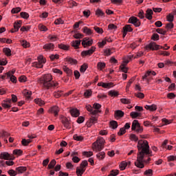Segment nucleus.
<instances>
[{
  "instance_id": "obj_21",
  "label": "nucleus",
  "mask_w": 176,
  "mask_h": 176,
  "mask_svg": "<svg viewBox=\"0 0 176 176\" xmlns=\"http://www.w3.org/2000/svg\"><path fill=\"white\" fill-rule=\"evenodd\" d=\"M151 74L153 76H156V72H155V71H147L146 72V74L142 77V80H145V79L146 78H148V76H151Z\"/></svg>"
},
{
  "instance_id": "obj_14",
  "label": "nucleus",
  "mask_w": 176,
  "mask_h": 176,
  "mask_svg": "<svg viewBox=\"0 0 176 176\" xmlns=\"http://www.w3.org/2000/svg\"><path fill=\"white\" fill-rule=\"evenodd\" d=\"M51 113H54V116H57L58 115V112H60V107L58 106H53L49 110Z\"/></svg>"
},
{
  "instance_id": "obj_29",
  "label": "nucleus",
  "mask_w": 176,
  "mask_h": 176,
  "mask_svg": "<svg viewBox=\"0 0 176 176\" xmlns=\"http://www.w3.org/2000/svg\"><path fill=\"white\" fill-rule=\"evenodd\" d=\"M130 116L132 119H137V118H141V113L132 111L130 113Z\"/></svg>"
},
{
  "instance_id": "obj_43",
  "label": "nucleus",
  "mask_w": 176,
  "mask_h": 176,
  "mask_svg": "<svg viewBox=\"0 0 176 176\" xmlns=\"http://www.w3.org/2000/svg\"><path fill=\"white\" fill-rule=\"evenodd\" d=\"M34 102L39 105V107H42V105H45V101L42 100L41 98L34 99Z\"/></svg>"
},
{
  "instance_id": "obj_17",
  "label": "nucleus",
  "mask_w": 176,
  "mask_h": 176,
  "mask_svg": "<svg viewBox=\"0 0 176 176\" xmlns=\"http://www.w3.org/2000/svg\"><path fill=\"white\" fill-rule=\"evenodd\" d=\"M153 15V11L151 9L148 8L146 11L145 17L147 20H152Z\"/></svg>"
},
{
  "instance_id": "obj_22",
  "label": "nucleus",
  "mask_w": 176,
  "mask_h": 176,
  "mask_svg": "<svg viewBox=\"0 0 176 176\" xmlns=\"http://www.w3.org/2000/svg\"><path fill=\"white\" fill-rule=\"evenodd\" d=\"M115 50V48L112 47V48H107V49H104L103 50V54L104 56H106L107 57L111 56V54H112V51Z\"/></svg>"
},
{
  "instance_id": "obj_16",
  "label": "nucleus",
  "mask_w": 176,
  "mask_h": 176,
  "mask_svg": "<svg viewBox=\"0 0 176 176\" xmlns=\"http://www.w3.org/2000/svg\"><path fill=\"white\" fill-rule=\"evenodd\" d=\"M144 108L147 111H150V112H155V111L157 109V106L155 104H153L151 105H146Z\"/></svg>"
},
{
  "instance_id": "obj_45",
  "label": "nucleus",
  "mask_w": 176,
  "mask_h": 176,
  "mask_svg": "<svg viewBox=\"0 0 176 176\" xmlns=\"http://www.w3.org/2000/svg\"><path fill=\"white\" fill-rule=\"evenodd\" d=\"M94 30L97 32V34H104V30H102V28H98V26H95L94 28Z\"/></svg>"
},
{
  "instance_id": "obj_59",
  "label": "nucleus",
  "mask_w": 176,
  "mask_h": 176,
  "mask_svg": "<svg viewBox=\"0 0 176 176\" xmlns=\"http://www.w3.org/2000/svg\"><path fill=\"white\" fill-rule=\"evenodd\" d=\"M156 32H157V34H160L161 35H166V34H167V30H164L162 28H158L156 30Z\"/></svg>"
},
{
  "instance_id": "obj_46",
  "label": "nucleus",
  "mask_w": 176,
  "mask_h": 176,
  "mask_svg": "<svg viewBox=\"0 0 176 176\" xmlns=\"http://www.w3.org/2000/svg\"><path fill=\"white\" fill-rule=\"evenodd\" d=\"M50 58L51 61H54V60H58L60 58V55L58 54H51L50 56Z\"/></svg>"
},
{
  "instance_id": "obj_58",
  "label": "nucleus",
  "mask_w": 176,
  "mask_h": 176,
  "mask_svg": "<svg viewBox=\"0 0 176 176\" xmlns=\"http://www.w3.org/2000/svg\"><path fill=\"white\" fill-rule=\"evenodd\" d=\"M62 95L63 91H58L54 92V96L55 97V98H60V97H61Z\"/></svg>"
},
{
  "instance_id": "obj_6",
  "label": "nucleus",
  "mask_w": 176,
  "mask_h": 176,
  "mask_svg": "<svg viewBox=\"0 0 176 176\" xmlns=\"http://www.w3.org/2000/svg\"><path fill=\"white\" fill-rule=\"evenodd\" d=\"M0 159L3 160H14L15 157L13 155H10L8 152H3L0 153Z\"/></svg>"
},
{
  "instance_id": "obj_10",
  "label": "nucleus",
  "mask_w": 176,
  "mask_h": 176,
  "mask_svg": "<svg viewBox=\"0 0 176 176\" xmlns=\"http://www.w3.org/2000/svg\"><path fill=\"white\" fill-rule=\"evenodd\" d=\"M21 24H23V21H17L16 22L14 23V29H12L10 30V32H12V34L14 33V32H17L19 31V30H20V28H21Z\"/></svg>"
},
{
  "instance_id": "obj_2",
  "label": "nucleus",
  "mask_w": 176,
  "mask_h": 176,
  "mask_svg": "<svg viewBox=\"0 0 176 176\" xmlns=\"http://www.w3.org/2000/svg\"><path fill=\"white\" fill-rule=\"evenodd\" d=\"M38 83L42 86L44 90H50L52 89H58V83L53 80V76L50 74H43L37 80Z\"/></svg>"
},
{
  "instance_id": "obj_40",
  "label": "nucleus",
  "mask_w": 176,
  "mask_h": 176,
  "mask_svg": "<svg viewBox=\"0 0 176 176\" xmlns=\"http://www.w3.org/2000/svg\"><path fill=\"white\" fill-rule=\"evenodd\" d=\"M119 68L120 71H122V72H124V74H127L129 71V68L126 67V65L124 64H121Z\"/></svg>"
},
{
  "instance_id": "obj_49",
  "label": "nucleus",
  "mask_w": 176,
  "mask_h": 176,
  "mask_svg": "<svg viewBox=\"0 0 176 176\" xmlns=\"http://www.w3.org/2000/svg\"><path fill=\"white\" fill-rule=\"evenodd\" d=\"M12 153L16 156H21V155H23V151H21V149H14Z\"/></svg>"
},
{
  "instance_id": "obj_32",
  "label": "nucleus",
  "mask_w": 176,
  "mask_h": 176,
  "mask_svg": "<svg viewBox=\"0 0 176 176\" xmlns=\"http://www.w3.org/2000/svg\"><path fill=\"white\" fill-rule=\"evenodd\" d=\"M21 43V46L24 47L25 49H27V47H30L31 44L28 43L26 40H22L20 41Z\"/></svg>"
},
{
  "instance_id": "obj_12",
  "label": "nucleus",
  "mask_w": 176,
  "mask_h": 176,
  "mask_svg": "<svg viewBox=\"0 0 176 176\" xmlns=\"http://www.w3.org/2000/svg\"><path fill=\"white\" fill-rule=\"evenodd\" d=\"M127 166H131V161L121 162L120 164H119V168H120V171H124V170H126V167H127Z\"/></svg>"
},
{
  "instance_id": "obj_8",
  "label": "nucleus",
  "mask_w": 176,
  "mask_h": 176,
  "mask_svg": "<svg viewBox=\"0 0 176 176\" xmlns=\"http://www.w3.org/2000/svg\"><path fill=\"white\" fill-rule=\"evenodd\" d=\"M129 24H133L135 27H140L141 25V21L135 16H131L128 21Z\"/></svg>"
},
{
  "instance_id": "obj_31",
  "label": "nucleus",
  "mask_w": 176,
  "mask_h": 176,
  "mask_svg": "<svg viewBox=\"0 0 176 176\" xmlns=\"http://www.w3.org/2000/svg\"><path fill=\"white\" fill-rule=\"evenodd\" d=\"M105 67H107V64L104 62H99L97 64V69H99V71H102Z\"/></svg>"
},
{
  "instance_id": "obj_55",
  "label": "nucleus",
  "mask_w": 176,
  "mask_h": 176,
  "mask_svg": "<svg viewBox=\"0 0 176 176\" xmlns=\"http://www.w3.org/2000/svg\"><path fill=\"white\" fill-rule=\"evenodd\" d=\"M144 175H146V176H153V170H152V169L146 170L144 173Z\"/></svg>"
},
{
  "instance_id": "obj_5",
  "label": "nucleus",
  "mask_w": 176,
  "mask_h": 176,
  "mask_svg": "<svg viewBox=\"0 0 176 176\" xmlns=\"http://www.w3.org/2000/svg\"><path fill=\"white\" fill-rule=\"evenodd\" d=\"M145 49H150V50H160V49H163V50H168L170 49V47H167L166 48L160 45L156 44L155 42L150 43L148 45H146L145 46Z\"/></svg>"
},
{
  "instance_id": "obj_1",
  "label": "nucleus",
  "mask_w": 176,
  "mask_h": 176,
  "mask_svg": "<svg viewBox=\"0 0 176 176\" xmlns=\"http://www.w3.org/2000/svg\"><path fill=\"white\" fill-rule=\"evenodd\" d=\"M138 149L139 153H138L137 160L135 162V166L138 168H144V157L145 155H151L152 151L149 150V143L146 140H139L138 142Z\"/></svg>"
},
{
  "instance_id": "obj_62",
  "label": "nucleus",
  "mask_w": 176,
  "mask_h": 176,
  "mask_svg": "<svg viewBox=\"0 0 176 176\" xmlns=\"http://www.w3.org/2000/svg\"><path fill=\"white\" fill-rule=\"evenodd\" d=\"M165 28L168 31V30H173L174 28V23L173 22L168 23L166 25Z\"/></svg>"
},
{
  "instance_id": "obj_39",
  "label": "nucleus",
  "mask_w": 176,
  "mask_h": 176,
  "mask_svg": "<svg viewBox=\"0 0 176 176\" xmlns=\"http://www.w3.org/2000/svg\"><path fill=\"white\" fill-rule=\"evenodd\" d=\"M109 96H110V97H118V96H119V91L111 90L109 91Z\"/></svg>"
},
{
  "instance_id": "obj_11",
  "label": "nucleus",
  "mask_w": 176,
  "mask_h": 176,
  "mask_svg": "<svg viewBox=\"0 0 176 176\" xmlns=\"http://www.w3.org/2000/svg\"><path fill=\"white\" fill-rule=\"evenodd\" d=\"M98 122V118L96 116H91L87 122V126L91 127L93 124H96Z\"/></svg>"
},
{
  "instance_id": "obj_35",
  "label": "nucleus",
  "mask_w": 176,
  "mask_h": 176,
  "mask_svg": "<svg viewBox=\"0 0 176 176\" xmlns=\"http://www.w3.org/2000/svg\"><path fill=\"white\" fill-rule=\"evenodd\" d=\"M96 157H97V159H98L99 160H103V159H105V152L102 151V152L98 153L96 155Z\"/></svg>"
},
{
  "instance_id": "obj_9",
  "label": "nucleus",
  "mask_w": 176,
  "mask_h": 176,
  "mask_svg": "<svg viewBox=\"0 0 176 176\" xmlns=\"http://www.w3.org/2000/svg\"><path fill=\"white\" fill-rule=\"evenodd\" d=\"M96 52V47L92 46L91 48L88 50H84L81 52L82 57H86V56H91L93 53Z\"/></svg>"
},
{
  "instance_id": "obj_18",
  "label": "nucleus",
  "mask_w": 176,
  "mask_h": 176,
  "mask_svg": "<svg viewBox=\"0 0 176 176\" xmlns=\"http://www.w3.org/2000/svg\"><path fill=\"white\" fill-rule=\"evenodd\" d=\"M43 49H44V50H51L53 52V50H54V45L52 43H47L43 45Z\"/></svg>"
},
{
  "instance_id": "obj_37",
  "label": "nucleus",
  "mask_w": 176,
  "mask_h": 176,
  "mask_svg": "<svg viewBox=\"0 0 176 176\" xmlns=\"http://www.w3.org/2000/svg\"><path fill=\"white\" fill-rule=\"evenodd\" d=\"M63 71L67 74V76H71V75H72V70L67 66H63Z\"/></svg>"
},
{
  "instance_id": "obj_38",
  "label": "nucleus",
  "mask_w": 176,
  "mask_h": 176,
  "mask_svg": "<svg viewBox=\"0 0 176 176\" xmlns=\"http://www.w3.org/2000/svg\"><path fill=\"white\" fill-rule=\"evenodd\" d=\"M73 138L75 141H80V142H82V141L85 140V138H83V136L78 135V134L74 135Z\"/></svg>"
},
{
  "instance_id": "obj_42",
  "label": "nucleus",
  "mask_w": 176,
  "mask_h": 176,
  "mask_svg": "<svg viewBox=\"0 0 176 176\" xmlns=\"http://www.w3.org/2000/svg\"><path fill=\"white\" fill-rule=\"evenodd\" d=\"M16 171H19L20 174H23V173L27 171V167L25 166H19L16 168Z\"/></svg>"
},
{
  "instance_id": "obj_52",
  "label": "nucleus",
  "mask_w": 176,
  "mask_h": 176,
  "mask_svg": "<svg viewBox=\"0 0 176 176\" xmlns=\"http://www.w3.org/2000/svg\"><path fill=\"white\" fill-rule=\"evenodd\" d=\"M68 4L70 8H74V6H78V3L74 0L69 1Z\"/></svg>"
},
{
  "instance_id": "obj_7",
  "label": "nucleus",
  "mask_w": 176,
  "mask_h": 176,
  "mask_svg": "<svg viewBox=\"0 0 176 176\" xmlns=\"http://www.w3.org/2000/svg\"><path fill=\"white\" fill-rule=\"evenodd\" d=\"M60 122L62 124H63L64 127H65V129H71V124L69 123V120H68V118L63 115H60Z\"/></svg>"
},
{
  "instance_id": "obj_56",
  "label": "nucleus",
  "mask_w": 176,
  "mask_h": 176,
  "mask_svg": "<svg viewBox=\"0 0 176 176\" xmlns=\"http://www.w3.org/2000/svg\"><path fill=\"white\" fill-rule=\"evenodd\" d=\"M131 141H134L135 142H138V137L135 134H131L129 137Z\"/></svg>"
},
{
  "instance_id": "obj_63",
  "label": "nucleus",
  "mask_w": 176,
  "mask_h": 176,
  "mask_svg": "<svg viewBox=\"0 0 176 176\" xmlns=\"http://www.w3.org/2000/svg\"><path fill=\"white\" fill-rule=\"evenodd\" d=\"M83 156H86V157H91V156H93L92 151H84L82 152Z\"/></svg>"
},
{
  "instance_id": "obj_3",
  "label": "nucleus",
  "mask_w": 176,
  "mask_h": 176,
  "mask_svg": "<svg viewBox=\"0 0 176 176\" xmlns=\"http://www.w3.org/2000/svg\"><path fill=\"white\" fill-rule=\"evenodd\" d=\"M105 142V140L103 138L98 137L95 142L92 144V149L93 151H96V152H100L104 149V144Z\"/></svg>"
},
{
  "instance_id": "obj_28",
  "label": "nucleus",
  "mask_w": 176,
  "mask_h": 176,
  "mask_svg": "<svg viewBox=\"0 0 176 176\" xmlns=\"http://www.w3.org/2000/svg\"><path fill=\"white\" fill-rule=\"evenodd\" d=\"M82 31L84 34H86L87 35H91V34H93V31L91 30V29L86 26L82 29Z\"/></svg>"
},
{
  "instance_id": "obj_53",
  "label": "nucleus",
  "mask_w": 176,
  "mask_h": 176,
  "mask_svg": "<svg viewBox=\"0 0 176 176\" xmlns=\"http://www.w3.org/2000/svg\"><path fill=\"white\" fill-rule=\"evenodd\" d=\"M82 45L83 47H86V46H91V45H93V39L88 40L85 43H82Z\"/></svg>"
},
{
  "instance_id": "obj_64",
  "label": "nucleus",
  "mask_w": 176,
  "mask_h": 176,
  "mask_svg": "<svg viewBox=\"0 0 176 176\" xmlns=\"http://www.w3.org/2000/svg\"><path fill=\"white\" fill-rule=\"evenodd\" d=\"M32 67H35V68H42L43 65H41L38 61L34 62L32 63Z\"/></svg>"
},
{
  "instance_id": "obj_41",
  "label": "nucleus",
  "mask_w": 176,
  "mask_h": 176,
  "mask_svg": "<svg viewBox=\"0 0 176 176\" xmlns=\"http://www.w3.org/2000/svg\"><path fill=\"white\" fill-rule=\"evenodd\" d=\"M56 163L57 162H56V160H52L48 164V170H52L54 168V166H56Z\"/></svg>"
},
{
  "instance_id": "obj_61",
  "label": "nucleus",
  "mask_w": 176,
  "mask_h": 176,
  "mask_svg": "<svg viewBox=\"0 0 176 176\" xmlns=\"http://www.w3.org/2000/svg\"><path fill=\"white\" fill-rule=\"evenodd\" d=\"M111 3L113 5H122L123 3V0H111Z\"/></svg>"
},
{
  "instance_id": "obj_54",
  "label": "nucleus",
  "mask_w": 176,
  "mask_h": 176,
  "mask_svg": "<svg viewBox=\"0 0 176 176\" xmlns=\"http://www.w3.org/2000/svg\"><path fill=\"white\" fill-rule=\"evenodd\" d=\"M158 54L160 56H164L165 57H168V56H170V52L167 51H159Z\"/></svg>"
},
{
  "instance_id": "obj_30",
  "label": "nucleus",
  "mask_w": 176,
  "mask_h": 176,
  "mask_svg": "<svg viewBox=\"0 0 176 176\" xmlns=\"http://www.w3.org/2000/svg\"><path fill=\"white\" fill-rule=\"evenodd\" d=\"M80 45V40H76L72 41V46L75 49H79V45Z\"/></svg>"
},
{
  "instance_id": "obj_24",
  "label": "nucleus",
  "mask_w": 176,
  "mask_h": 176,
  "mask_svg": "<svg viewBox=\"0 0 176 176\" xmlns=\"http://www.w3.org/2000/svg\"><path fill=\"white\" fill-rule=\"evenodd\" d=\"M65 60L67 63H69V64H71L72 65H76V64H78V60L71 57H67Z\"/></svg>"
},
{
  "instance_id": "obj_48",
  "label": "nucleus",
  "mask_w": 176,
  "mask_h": 176,
  "mask_svg": "<svg viewBox=\"0 0 176 176\" xmlns=\"http://www.w3.org/2000/svg\"><path fill=\"white\" fill-rule=\"evenodd\" d=\"M123 30L127 32H133V28H131V25H126L123 27Z\"/></svg>"
},
{
  "instance_id": "obj_33",
  "label": "nucleus",
  "mask_w": 176,
  "mask_h": 176,
  "mask_svg": "<svg viewBox=\"0 0 176 176\" xmlns=\"http://www.w3.org/2000/svg\"><path fill=\"white\" fill-rule=\"evenodd\" d=\"M87 68H89V65H87V63H84L83 65H82L80 66V72L85 74V72H86V69H87Z\"/></svg>"
},
{
  "instance_id": "obj_51",
  "label": "nucleus",
  "mask_w": 176,
  "mask_h": 176,
  "mask_svg": "<svg viewBox=\"0 0 176 176\" xmlns=\"http://www.w3.org/2000/svg\"><path fill=\"white\" fill-rule=\"evenodd\" d=\"M38 61L42 65L46 63V58H44L42 55H40L38 56Z\"/></svg>"
},
{
  "instance_id": "obj_44",
  "label": "nucleus",
  "mask_w": 176,
  "mask_h": 176,
  "mask_svg": "<svg viewBox=\"0 0 176 176\" xmlns=\"http://www.w3.org/2000/svg\"><path fill=\"white\" fill-rule=\"evenodd\" d=\"M20 16L22 17V19H25V20H28L30 18V14L25 12H21L20 13Z\"/></svg>"
},
{
  "instance_id": "obj_34",
  "label": "nucleus",
  "mask_w": 176,
  "mask_h": 176,
  "mask_svg": "<svg viewBox=\"0 0 176 176\" xmlns=\"http://www.w3.org/2000/svg\"><path fill=\"white\" fill-rule=\"evenodd\" d=\"M93 94V91L91 89H87L84 93V96L85 98H89L91 97Z\"/></svg>"
},
{
  "instance_id": "obj_25",
  "label": "nucleus",
  "mask_w": 176,
  "mask_h": 176,
  "mask_svg": "<svg viewBox=\"0 0 176 176\" xmlns=\"http://www.w3.org/2000/svg\"><path fill=\"white\" fill-rule=\"evenodd\" d=\"M58 47L61 49V50H65V52H68V50H69V45L63 43L58 44Z\"/></svg>"
},
{
  "instance_id": "obj_50",
  "label": "nucleus",
  "mask_w": 176,
  "mask_h": 176,
  "mask_svg": "<svg viewBox=\"0 0 176 176\" xmlns=\"http://www.w3.org/2000/svg\"><path fill=\"white\" fill-rule=\"evenodd\" d=\"M166 20L169 21V23H173V21H174V14L170 13L166 16Z\"/></svg>"
},
{
  "instance_id": "obj_20",
  "label": "nucleus",
  "mask_w": 176,
  "mask_h": 176,
  "mask_svg": "<svg viewBox=\"0 0 176 176\" xmlns=\"http://www.w3.org/2000/svg\"><path fill=\"white\" fill-rule=\"evenodd\" d=\"M141 126V124L138 121V120H134L132 122V126H131V130L132 131H135L137 129V127H140Z\"/></svg>"
},
{
  "instance_id": "obj_57",
  "label": "nucleus",
  "mask_w": 176,
  "mask_h": 176,
  "mask_svg": "<svg viewBox=\"0 0 176 176\" xmlns=\"http://www.w3.org/2000/svg\"><path fill=\"white\" fill-rule=\"evenodd\" d=\"M151 41H159L160 36L157 34V33H154L151 36Z\"/></svg>"
},
{
  "instance_id": "obj_60",
  "label": "nucleus",
  "mask_w": 176,
  "mask_h": 176,
  "mask_svg": "<svg viewBox=\"0 0 176 176\" xmlns=\"http://www.w3.org/2000/svg\"><path fill=\"white\" fill-rule=\"evenodd\" d=\"M120 101H121L122 104H131V100H130V99L121 98Z\"/></svg>"
},
{
  "instance_id": "obj_36",
  "label": "nucleus",
  "mask_w": 176,
  "mask_h": 176,
  "mask_svg": "<svg viewBox=\"0 0 176 176\" xmlns=\"http://www.w3.org/2000/svg\"><path fill=\"white\" fill-rule=\"evenodd\" d=\"M119 126V124H118V122L116 120H112L110 122V126L111 127V129H113V130H115L116 129H118V126Z\"/></svg>"
},
{
  "instance_id": "obj_4",
  "label": "nucleus",
  "mask_w": 176,
  "mask_h": 176,
  "mask_svg": "<svg viewBox=\"0 0 176 176\" xmlns=\"http://www.w3.org/2000/svg\"><path fill=\"white\" fill-rule=\"evenodd\" d=\"M89 166V162L87 160H83L80 166H78L76 169V174L77 176H82L85 174V171H86V167Z\"/></svg>"
},
{
  "instance_id": "obj_13",
  "label": "nucleus",
  "mask_w": 176,
  "mask_h": 176,
  "mask_svg": "<svg viewBox=\"0 0 176 176\" xmlns=\"http://www.w3.org/2000/svg\"><path fill=\"white\" fill-rule=\"evenodd\" d=\"M69 113L72 118H79V115H80V111H79L78 109H71L69 110Z\"/></svg>"
},
{
  "instance_id": "obj_26",
  "label": "nucleus",
  "mask_w": 176,
  "mask_h": 176,
  "mask_svg": "<svg viewBox=\"0 0 176 176\" xmlns=\"http://www.w3.org/2000/svg\"><path fill=\"white\" fill-rule=\"evenodd\" d=\"M3 53H4L7 57H10V56H12V50L9 47H4L3 49Z\"/></svg>"
},
{
  "instance_id": "obj_19",
  "label": "nucleus",
  "mask_w": 176,
  "mask_h": 176,
  "mask_svg": "<svg viewBox=\"0 0 176 176\" xmlns=\"http://www.w3.org/2000/svg\"><path fill=\"white\" fill-rule=\"evenodd\" d=\"M24 97H25L26 100H30L31 98V96H32V91H29L28 89H25L22 92Z\"/></svg>"
},
{
  "instance_id": "obj_23",
  "label": "nucleus",
  "mask_w": 176,
  "mask_h": 176,
  "mask_svg": "<svg viewBox=\"0 0 176 176\" xmlns=\"http://www.w3.org/2000/svg\"><path fill=\"white\" fill-rule=\"evenodd\" d=\"M95 14L96 16H97V17H105V13L104 12V11H102V10L100 8H98L96 10Z\"/></svg>"
},
{
  "instance_id": "obj_47",
  "label": "nucleus",
  "mask_w": 176,
  "mask_h": 176,
  "mask_svg": "<svg viewBox=\"0 0 176 176\" xmlns=\"http://www.w3.org/2000/svg\"><path fill=\"white\" fill-rule=\"evenodd\" d=\"M19 12H21V8H20V7H16V8H12L11 10V13L12 14H16L17 13H19Z\"/></svg>"
},
{
  "instance_id": "obj_15",
  "label": "nucleus",
  "mask_w": 176,
  "mask_h": 176,
  "mask_svg": "<svg viewBox=\"0 0 176 176\" xmlns=\"http://www.w3.org/2000/svg\"><path fill=\"white\" fill-rule=\"evenodd\" d=\"M124 116V112L122 110H116L114 112V118L116 119H121V118H123Z\"/></svg>"
},
{
  "instance_id": "obj_27",
  "label": "nucleus",
  "mask_w": 176,
  "mask_h": 176,
  "mask_svg": "<svg viewBox=\"0 0 176 176\" xmlns=\"http://www.w3.org/2000/svg\"><path fill=\"white\" fill-rule=\"evenodd\" d=\"M167 144H168V140H165L162 144V148H164L165 149H168V151H171V149H173V146L168 145L167 146Z\"/></svg>"
}]
</instances>
